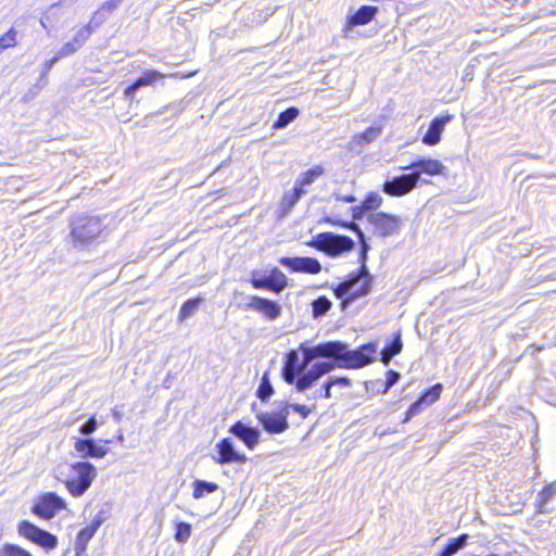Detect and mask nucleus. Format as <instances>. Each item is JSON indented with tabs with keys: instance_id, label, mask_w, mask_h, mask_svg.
<instances>
[{
	"instance_id": "nucleus-53",
	"label": "nucleus",
	"mask_w": 556,
	"mask_h": 556,
	"mask_svg": "<svg viewBox=\"0 0 556 556\" xmlns=\"http://www.w3.org/2000/svg\"><path fill=\"white\" fill-rule=\"evenodd\" d=\"M112 415H113V418L115 419V421H117V422H119L123 418V414L117 409H113Z\"/></svg>"
},
{
	"instance_id": "nucleus-34",
	"label": "nucleus",
	"mask_w": 556,
	"mask_h": 556,
	"mask_svg": "<svg viewBox=\"0 0 556 556\" xmlns=\"http://www.w3.org/2000/svg\"><path fill=\"white\" fill-rule=\"evenodd\" d=\"M17 30L12 27L0 37V53H2V51H4L5 49L17 46Z\"/></svg>"
},
{
	"instance_id": "nucleus-56",
	"label": "nucleus",
	"mask_w": 556,
	"mask_h": 556,
	"mask_svg": "<svg viewBox=\"0 0 556 556\" xmlns=\"http://www.w3.org/2000/svg\"><path fill=\"white\" fill-rule=\"evenodd\" d=\"M488 556H498V555H495V554H491V555H488Z\"/></svg>"
},
{
	"instance_id": "nucleus-36",
	"label": "nucleus",
	"mask_w": 556,
	"mask_h": 556,
	"mask_svg": "<svg viewBox=\"0 0 556 556\" xmlns=\"http://www.w3.org/2000/svg\"><path fill=\"white\" fill-rule=\"evenodd\" d=\"M191 535V525L188 522H177L176 523V532H175V540L178 543H186Z\"/></svg>"
},
{
	"instance_id": "nucleus-50",
	"label": "nucleus",
	"mask_w": 556,
	"mask_h": 556,
	"mask_svg": "<svg viewBox=\"0 0 556 556\" xmlns=\"http://www.w3.org/2000/svg\"><path fill=\"white\" fill-rule=\"evenodd\" d=\"M289 409H293L295 413L300 414L302 418H306L308 414L311 413V409L306 407L305 405L301 404H288Z\"/></svg>"
},
{
	"instance_id": "nucleus-19",
	"label": "nucleus",
	"mask_w": 556,
	"mask_h": 556,
	"mask_svg": "<svg viewBox=\"0 0 556 556\" xmlns=\"http://www.w3.org/2000/svg\"><path fill=\"white\" fill-rule=\"evenodd\" d=\"M74 450L81 458H103L109 452L105 446L98 445L92 439H76Z\"/></svg>"
},
{
	"instance_id": "nucleus-55",
	"label": "nucleus",
	"mask_w": 556,
	"mask_h": 556,
	"mask_svg": "<svg viewBox=\"0 0 556 556\" xmlns=\"http://www.w3.org/2000/svg\"><path fill=\"white\" fill-rule=\"evenodd\" d=\"M112 441L111 440H105L104 443L106 444H110Z\"/></svg>"
},
{
	"instance_id": "nucleus-17",
	"label": "nucleus",
	"mask_w": 556,
	"mask_h": 556,
	"mask_svg": "<svg viewBox=\"0 0 556 556\" xmlns=\"http://www.w3.org/2000/svg\"><path fill=\"white\" fill-rule=\"evenodd\" d=\"M314 346H306L305 344H301L300 351L303 354V359L301 362L302 368H286L283 367L282 375L286 382L289 384H295L298 378L305 371L308 365L316 358H321V355H315L313 352Z\"/></svg>"
},
{
	"instance_id": "nucleus-48",
	"label": "nucleus",
	"mask_w": 556,
	"mask_h": 556,
	"mask_svg": "<svg viewBox=\"0 0 556 556\" xmlns=\"http://www.w3.org/2000/svg\"><path fill=\"white\" fill-rule=\"evenodd\" d=\"M400 377L401 375L397 371L389 370L383 393H387L399 381Z\"/></svg>"
},
{
	"instance_id": "nucleus-4",
	"label": "nucleus",
	"mask_w": 556,
	"mask_h": 556,
	"mask_svg": "<svg viewBox=\"0 0 556 556\" xmlns=\"http://www.w3.org/2000/svg\"><path fill=\"white\" fill-rule=\"evenodd\" d=\"M98 475L97 468L88 462H77L68 467L64 484L71 495L79 497L91 486Z\"/></svg>"
},
{
	"instance_id": "nucleus-33",
	"label": "nucleus",
	"mask_w": 556,
	"mask_h": 556,
	"mask_svg": "<svg viewBox=\"0 0 556 556\" xmlns=\"http://www.w3.org/2000/svg\"><path fill=\"white\" fill-rule=\"evenodd\" d=\"M203 302L202 298L190 299L186 301L180 307L179 318L180 320L187 319L195 314L199 305Z\"/></svg>"
},
{
	"instance_id": "nucleus-52",
	"label": "nucleus",
	"mask_w": 556,
	"mask_h": 556,
	"mask_svg": "<svg viewBox=\"0 0 556 556\" xmlns=\"http://www.w3.org/2000/svg\"><path fill=\"white\" fill-rule=\"evenodd\" d=\"M381 357H380V361L383 363L384 366H388L391 362V359L393 358V356H391V354L384 350L381 351Z\"/></svg>"
},
{
	"instance_id": "nucleus-18",
	"label": "nucleus",
	"mask_w": 556,
	"mask_h": 556,
	"mask_svg": "<svg viewBox=\"0 0 556 556\" xmlns=\"http://www.w3.org/2000/svg\"><path fill=\"white\" fill-rule=\"evenodd\" d=\"M248 308L263 314L270 320H275L281 315V307L277 302L256 295L251 298Z\"/></svg>"
},
{
	"instance_id": "nucleus-45",
	"label": "nucleus",
	"mask_w": 556,
	"mask_h": 556,
	"mask_svg": "<svg viewBox=\"0 0 556 556\" xmlns=\"http://www.w3.org/2000/svg\"><path fill=\"white\" fill-rule=\"evenodd\" d=\"M382 199L377 193L369 194L363 202L365 210H374L380 206Z\"/></svg>"
},
{
	"instance_id": "nucleus-22",
	"label": "nucleus",
	"mask_w": 556,
	"mask_h": 556,
	"mask_svg": "<svg viewBox=\"0 0 556 556\" xmlns=\"http://www.w3.org/2000/svg\"><path fill=\"white\" fill-rule=\"evenodd\" d=\"M68 4V0H60L58 3L52 4L47 13L40 18L41 26L49 31L55 27L64 18V7Z\"/></svg>"
},
{
	"instance_id": "nucleus-37",
	"label": "nucleus",
	"mask_w": 556,
	"mask_h": 556,
	"mask_svg": "<svg viewBox=\"0 0 556 556\" xmlns=\"http://www.w3.org/2000/svg\"><path fill=\"white\" fill-rule=\"evenodd\" d=\"M0 556H33V555L18 545L4 544L0 548Z\"/></svg>"
},
{
	"instance_id": "nucleus-47",
	"label": "nucleus",
	"mask_w": 556,
	"mask_h": 556,
	"mask_svg": "<svg viewBox=\"0 0 556 556\" xmlns=\"http://www.w3.org/2000/svg\"><path fill=\"white\" fill-rule=\"evenodd\" d=\"M422 405H425V404L422 403V401L420 399L418 401H416L415 403H413L406 412L404 422H407L410 418L418 415L422 408Z\"/></svg>"
},
{
	"instance_id": "nucleus-51",
	"label": "nucleus",
	"mask_w": 556,
	"mask_h": 556,
	"mask_svg": "<svg viewBox=\"0 0 556 556\" xmlns=\"http://www.w3.org/2000/svg\"><path fill=\"white\" fill-rule=\"evenodd\" d=\"M333 197L337 201H342V202H345V203H353L356 201V198L354 195H341L339 193H333Z\"/></svg>"
},
{
	"instance_id": "nucleus-25",
	"label": "nucleus",
	"mask_w": 556,
	"mask_h": 556,
	"mask_svg": "<svg viewBox=\"0 0 556 556\" xmlns=\"http://www.w3.org/2000/svg\"><path fill=\"white\" fill-rule=\"evenodd\" d=\"M101 525L102 519L94 518L90 525L79 531L75 542V549L78 555L86 551L88 542L93 538Z\"/></svg>"
},
{
	"instance_id": "nucleus-40",
	"label": "nucleus",
	"mask_w": 556,
	"mask_h": 556,
	"mask_svg": "<svg viewBox=\"0 0 556 556\" xmlns=\"http://www.w3.org/2000/svg\"><path fill=\"white\" fill-rule=\"evenodd\" d=\"M274 393V389L266 376H264L261 380V383L257 389V397L265 402L269 399V396Z\"/></svg>"
},
{
	"instance_id": "nucleus-46",
	"label": "nucleus",
	"mask_w": 556,
	"mask_h": 556,
	"mask_svg": "<svg viewBox=\"0 0 556 556\" xmlns=\"http://www.w3.org/2000/svg\"><path fill=\"white\" fill-rule=\"evenodd\" d=\"M285 367L286 368H291V369L302 368L301 367V362L299 359V354H298L296 351H290L287 354V359H286Z\"/></svg>"
},
{
	"instance_id": "nucleus-41",
	"label": "nucleus",
	"mask_w": 556,
	"mask_h": 556,
	"mask_svg": "<svg viewBox=\"0 0 556 556\" xmlns=\"http://www.w3.org/2000/svg\"><path fill=\"white\" fill-rule=\"evenodd\" d=\"M555 495H556V480L553 483L546 485L539 494L540 505L541 506L545 505Z\"/></svg>"
},
{
	"instance_id": "nucleus-1",
	"label": "nucleus",
	"mask_w": 556,
	"mask_h": 556,
	"mask_svg": "<svg viewBox=\"0 0 556 556\" xmlns=\"http://www.w3.org/2000/svg\"><path fill=\"white\" fill-rule=\"evenodd\" d=\"M378 344L369 342L355 350H349L346 343L341 341H328L314 346L315 355H321V358H331L329 362L334 368L359 369L375 361Z\"/></svg>"
},
{
	"instance_id": "nucleus-49",
	"label": "nucleus",
	"mask_w": 556,
	"mask_h": 556,
	"mask_svg": "<svg viewBox=\"0 0 556 556\" xmlns=\"http://www.w3.org/2000/svg\"><path fill=\"white\" fill-rule=\"evenodd\" d=\"M330 379H331L333 387H339L341 389H348L352 386L351 379L348 377L330 376Z\"/></svg>"
},
{
	"instance_id": "nucleus-12",
	"label": "nucleus",
	"mask_w": 556,
	"mask_h": 556,
	"mask_svg": "<svg viewBox=\"0 0 556 556\" xmlns=\"http://www.w3.org/2000/svg\"><path fill=\"white\" fill-rule=\"evenodd\" d=\"M368 222L380 237H389L396 233L402 225V219L399 216L389 215L383 212L369 214Z\"/></svg>"
},
{
	"instance_id": "nucleus-10",
	"label": "nucleus",
	"mask_w": 556,
	"mask_h": 556,
	"mask_svg": "<svg viewBox=\"0 0 556 556\" xmlns=\"http://www.w3.org/2000/svg\"><path fill=\"white\" fill-rule=\"evenodd\" d=\"M98 17L99 14L97 16H92L90 22L81 27L71 41L61 47V49L58 51L60 56L65 58L74 54L87 42L94 29L101 25V18Z\"/></svg>"
},
{
	"instance_id": "nucleus-24",
	"label": "nucleus",
	"mask_w": 556,
	"mask_h": 556,
	"mask_svg": "<svg viewBox=\"0 0 556 556\" xmlns=\"http://www.w3.org/2000/svg\"><path fill=\"white\" fill-rule=\"evenodd\" d=\"M163 74L159 71H148L143 73L132 85L128 86L124 91V97L128 101H132L135 92L141 87L153 85Z\"/></svg>"
},
{
	"instance_id": "nucleus-5",
	"label": "nucleus",
	"mask_w": 556,
	"mask_h": 556,
	"mask_svg": "<svg viewBox=\"0 0 556 556\" xmlns=\"http://www.w3.org/2000/svg\"><path fill=\"white\" fill-rule=\"evenodd\" d=\"M312 247L319 251L325 252L331 257L341 255L344 252L351 251L355 243L348 237L342 235H336L332 232L320 233L312 243Z\"/></svg>"
},
{
	"instance_id": "nucleus-20",
	"label": "nucleus",
	"mask_w": 556,
	"mask_h": 556,
	"mask_svg": "<svg viewBox=\"0 0 556 556\" xmlns=\"http://www.w3.org/2000/svg\"><path fill=\"white\" fill-rule=\"evenodd\" d=\"M229 431L240 439L250 450H253L257 445L261 435L258 429L251 428L242 421L233 424Z\"/></svg>"
},
{
	"instance_id": "nucleus-32",
	"label": "nucleus",
	"mask_w": 556,
	"mask_h": 556,
	"mask_svg": "<svg viewBox=\"0 0 556 556\" xmlns=\"http://www.w3.org/2000/svg\"><path fill=\"white\" fill-rule=\"evenodd\" d=\"M62 58L63 56H60V53L58 52L54 58H52L43 63L41 75H40L37 84L34 86L35 88H37L38 90H41L48 85V74H49L50 70Z\"/></svg>"
},
{
	"instance_id": "nucleus-35",
	"label": "nucleus",
	"mask_w": 556,
	"mask_h": 556,
	"mask_svg": "<svg viewBox=\"0 0 556 556\" xmlns=\"http://www.w3.org/2000/svg\"><path fill=\"white\" fill-rule=\"evenodd\" d=\"M121 3V0H108L102 3L101 8L94 12L93 16L99 14L98 18H101V24L108 18L109 14H111Z\"/></svg>"
},
{
	"instance_id": "nucleus-8",
	"label": "nucleus",
	"mask_w": 556,
	"mask_h": 556,
	"mask_svg": "<svg viewBox=\"0 0 556 556\" xmlns=\"http://www.w3.org/2000/svg\"><path fill=\"white\" fill-rule=\"evenodd\" d=\"M66 509V502L53 492H47L38 496L31 511L46 520L52 519L56 513Z\"/></svg>"
},
{
	"instance_id": "nucleus-3",
	"label": "nucleus",
	"mask_w": 556,
	"mask_h": 556,
	"mask_svg": "<svg viewBox=\"0 0 556 556\" xmlns=\"http://www.w3.org/2000/svg\"><path fill=\"white\" fill-rule=\"evenodd\" d=\"M106 235L104 218L78 215L71 222L70 239L75 249H84Z\"/></svg>"
},
{
	"instance_id": "nucleus-26",
	"label": "nucleus",
	"mask_w": 556,
	"mask_h": 556,
	"mask_svg": "<svg viewBox=\"0 0 556 556\" xmlns=\"http://www.w3.org/2000/svg\"><path fill=\"white\" fill-rule=\"evenodd\" d=\"M378 12L377 7L363 5L349 18V26L365 25L369 23Z\"/></svg>"
},
{
	"instance_id": "nucleus-11",
	"label": "nucleus",
	"mask_w": 556,
	"mask_h": 556,
	"mask_svg": "<svg viewBox=\"0 0 556 556\" xmlns=\"http://www.w3.org/2000/svg\"><path fill=\"white\" fill-rule=\"evenodd\" d=\"M289 406H285L278 413H258L257 420L264 430L271 434L282 433L289 428L288 424Z\"/></svg>"
},
{
	"instance_id": "nucleus-42",
	"label": "nucleus",
	"mask_w": 556,
	"mask_h": 556,
	"mask_svg": "<svg viewBox=\"0 0 556 556\" xmlns=\"http://www.w3.org/2000/svg\"><path fill=\"white\" fill-rule=\"evenodd\" d=\"M403 349V343L401 340L400 333L396 334V337L392 340L391 343L387 344L383 350L389 352L391 356L397 355Z\"/></svg>"
},
{
	"instance_id": "nucleus-15",
	"label": "nucleus",
	"mask_w": 556,
	"mask_h": 556,
	"mask_svg": "<svg viewBox=\"0 0 556 556\" xmlns=\"http://www.w3.org/2000/svg\"><path fill=\"white\" fill-rule=\"evenodd\" d=\"M279 263L296 273L318 274L321 270V265L317 258L314 257H280Z\"/></svg>"
},
{
	"instance_id": "nucleus-21",
	"label": "nucleus",
	"mask_w": 556,
	"mask_h": 556,
	"mask_svg": "<svg viewBox=\"0 0 556 556\" xmlns=\"http://www.w3.org/2000/svg\"><path fill=\"white\" fill-rule=\"evenodd\" d=\"M452 119L451 115H444L440 117H435L430 123V126L427 132L422 137V143L427 146H435L441 140V135L446 126Z\"/></svg>"
},
{
	"instance_id": "nucleus-43",
	"label": "nucleus",
	"mask_w": 556,
	"mask_h": 556,
	"mask_svg": "<svg viewBox=\"0 0 556 556\" xmlns=\"http://www.w3.org/2000/svg\"><path fill=\"white\" fill-rule=\"evenodd\" d=\"M97 427H98V421H97L96 417L92 416L84 425L80 426L79 433L85 437H88L97 430Z\"/></svg>"
},
{
	"instance_id": "nucleus-38",
	"label": "nucleus",
	"mask_w": 556,
	"mask_h": 556,
	"mask_svg": "<svg viewBox=\"0 0 556 556\" xmlns=\"http://www.w3.org/2000/svg\"><path fill=\"white\" fill-rule=\"evenodd\" d=\"M442 386L440 383L434 384L429 390H427L421 396L420 400L425 405H430L434 403L441 394Z\"/></svg>"
},
{
	"instance_id": "nucleus-28",
	"label": "nucleus",
	"mask_w": 556,
	"mask_h": 556,
	"mask_svg": "<svg viewBox=\"0 0 556 556\" xmlns=\"http://www.w3.org/2000/svg\"><path fill=\"white\" fill-rule=\"evenodd\" d=\"M193 492L192 496L195 500L202 498L207 494L214 493L218 490V485L214 482H208L204 480H194L193 483Z\"/></svg>"
},
{
	"instance_id": "nucleus-14",
	"label": "nucleus",
	"mask_w": 556,
	"mask_h": 556,
	"mask_svg": "<svg viewBox=\"0 0 556 556\" xmlns=\"http://www.w3.org/2000/svg\"><path fill=\"white\" fill-rule=\"evenodd\" d=\"M216 450L218 453V456H214L213 459L219 464H231V463H238L243 464L247 462V456L244 454L239 453L233 445V442L229 438H225L220 440L216 444Z\"/></svg>"
},
{
	"instance_id": "nucleus-31",
	"label": "nucleus",
	"mask_w": 556,
	"mask_h": 556,
	"mask_svg": "<svg viewBox=\"0 0 556 556\" xmlns=\"http://www.w3.org/2000/svg\"><path fill=\"white\" fill-rule=\"evenodd\" d=\"M332 303L331 301L325 296H318L316 300L312 303V309H313V316L314 318H319L328 313V311L331 308Z\"/></svg>"
},
{
	"instance_id": "nucleus-6",
	"label": "nucleus",
	"mask_w": 556,
	"mask_h": 556,
	"mask_svg": "<svg viewBox=\"0 0 556 556\" xmlns=\"http://www.w3.org/2000/svg\"><path fill=\"white\" fill-rule=\"evenodd\" d=\"M250 282L255 289H265L280 293L287 288L288 278L277 267L271 268L268 275L261 269H254L251 271Z\"/></svg>"
},
{
	"instance_id": "nucleus-39",
	"label": "nucleus",
	"mask_w": 556,
	"mask_h": 556,
	"mask_svg": "<svg viewBox=\"0 0 556 556\" xmlns=\"http://www.w3.org/2000/svg\"><path fill=\"white\" fill-rule=\"evenodd\" d=\"M306 193L305 189L298 188L294 185V188L291 193H287L283 197V204L287 205L289 208L293 207L296 202Z\"/></svg>"
},
{
	"instance_id": "nucleus-29",
	"label": "nucleus",
	"mask_w": 556,
	"mask_h": 556,
	"mask_svg": "<svg viewBox=\"0 0 556 556\" xmlns=\"http://www.w3.org/2000/svg\"><path fill=\"white\" fill-rule=\"evenodd\" d=\"M468 538V534H462L457 538L451 539L444 549L440 553V556H453L467 544Z\"/></svg>"
},
{
	"instance_id": "nucleus-44",
	"label": "nucleus",
	"mask_w": 556,
	"mask_h": 556,
	"mask_svg": "<svg viewBox=\"0 0 556 556\" xmlns=\"http://www.w3.org/2000/svg\"><path fill=\"white\" fill-rule=\"evenodd\" d=\"M332 388H333V384L331 382L330 377H328V379L323 384L321 389L314 393L313 399H315V400L318 397L330 399Z\"/></svg>"
},
{
	"instance_id": "nucleus-9",
	"label": "nucleus",
	"mask_w": 556,
	"mask_h": 556,
	"mask_svg": "<svg viewBox=\"0 0 556 556\" xmlns=\"http://www.w3.org/2000/svg\"><path fill=\"white\" fill-rule=\"evenodd\" d=\"M418 182V174L410 172L388 178L383 182L382 191L390 197H404L412 192Z\"/></svg>"
},
{
	"instance_id": "nucleus-30",
	"label": "nucleus",
	"mask_w": 556,
	"mask_h": 556,
	"mask_svg": "<svg viewBox=\"0 0 556 556\" xmlns=\"http://www.w3.org/2000/svg\"><path fill=\"white\" fill-rule=\"evenodd\" d=\"M298 115L299 110L296 108H288L278 115V118L275 121L273 128L281 129L287 127L291 122H293L298 117Z\"/></svg>"
},
{
	"instance_id": "nucleus-16",
	"label": "nucleus",
	"mask_w": 556,
	"mask_h": 556,
	"mask_svg": "<svg viewBox=\"0 0 556 556\" xmlns=\"http://www.w3.org/2000/svg\"><path fill=\"white\" fill-rule=\"evenodd\" d=\"M404 170L410 169L413 173L418 174V181L422 174L429 176L442 175L445 166L439 161L430 157H421L413 162L410 165L401 167Z\"/></svg>"
},
{
	"instance_id": "nucleus-27",
	"label": "nucleus",
	"mask_w": 556,
	"mask_h": 556,
	"mask_svg": "<svg viewBox=\"0 0 556 556\" xmlns=\"http://www.w3.org/2000/svg\"><path fill=\"white\" fill-rule=\"evenodd\" d=\"M324 168L320 165H316L306 172H304L295 181V186L301 189L312 185L317 178L324 174Z\"/></svg>"
},
{
	"instance_id": "nucleus-23",
	"label": "nucleus",
	"mask_w": 556,
	"mask_h": 556,
	"mask_svg": "<svg viewBox=\"0 0 556 556\" xmlns=\"http://www.w3.org/2000/svg\"><path fill=\"white\" fill-rule=\"evenodd\" d=\"M381 134H382V125L375 124V125L368 127L365 131L355 134L349 142L350 149L356 150L366 144H369L372 141H375L377 138H379L381 136Z\"/></svg>"
},
{
	"instance_id": "nucleus-13",
	"label": "nucleus",
	"mask_w": 556,
	"mask_h": 556,
	"mask_svg": "<svg viewBox=\"0 0 556 556\" xmlns=\"http://www.w3.org/2000/svg\"><path fill=\"white\" fill-rule=\"evenodd\" d=\"M332 370V366L327 362H318L312 365L308 370L298 378L295 382V389L298 392H303L311 388L320 377L329 374Z\"/></svg>"
},
{
	"instance_id": "nucleus-2",
	"label": "nucleus",
	"mask_w": 556,
	"mask_h": 556,
	"mask_svg": "<svg viewBox=\"0 0 556 556\" xmlns=\"http://www.w3.org/2000/svg\"><path fill=\"white\" fill-rule=\"evenodd\" d=\"M354 227L357 230V235L362 242V248L359 252V262H361V268L356 274H351L349 279L340 282L334 289V295L338 299H343L348 294H351L350 298L346 299V301H343V305L345 303H350L354 301L355 299L366 295L370 291L372 278L369 274V270L366 266L367 261V253L369 250V245L365 241V236L362 232V230L358 228L356 224H354Z\"/></svg>"
},
{
	"instance_id": "nucleus-7",
	"label": "nucleus",
	"mask_w": 556,
	"mask_h": 556,
	"mask_svg": "<svg viewBox=\"0 0 556 556\" xmlns=\"http://www.w3.org/2000/svg\"><path fill=\"white\" fill-rule=\"evenodd\" d=\"M18 533L46 551L54 549L58 546V538L54 534L29 521L24 520L18 525Z\"/></svg>"
},
{
	"instance_id": "nucleus-54",
	"label": "nucleus",
	"mask_w": 556,
	"mask_h": 556,
	"mask_svg": "<svg viewBox=\"0 0 556 556\" xmlns=\"http://www.w3.org/2000/svg\"><path fill=\"white\" fill-rule=\"evenodd\" d=\"M117 441L121 442V443L124 442V434H123L122 430L118 431Z\"/></svg>"
}]
</instances>
